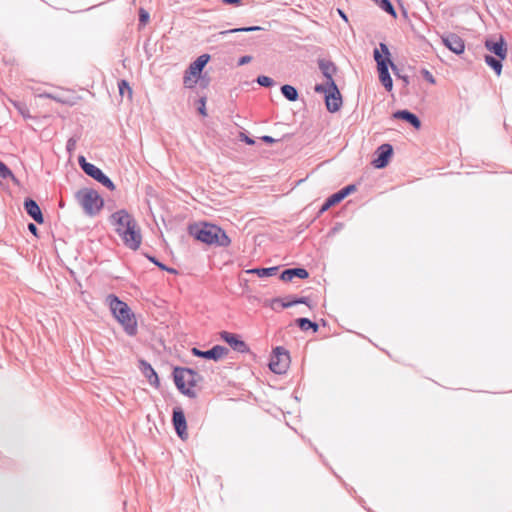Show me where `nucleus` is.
I'll return each mask as SVG.
<instances>
[{"label": "nucleus", "instance_id": "14", "mask_svg": "<svg viewBox=\"0 0 512 512\" xmlns=\"http://www.w3.org/2000/svg\"><path fill=\"white\" fill-rule=\"evenodd\" d=\"M377 158H375L372 162L375 168L382 169L386 167L389 163V159L393 153L392 145L386 143L382 144L376 151Z\"/></svg>", "mask_w": 512, "mask_h": 512}, {"label": "nucleus", "instance_id": "40", "mask_svg": "<svg viewBox=\"0 0 512 512\" xmlns=\"http://www.w3.org/2000/svg\"><path fill=\"white\" fill-rule=\"evenodd\" d=\"M240 139L248 145H253L255 141L244 133H240Z\"/></svg>", "mask_w": 512, "mask_h": 512}, {"label": "nucleus", "instance_id": "23", "mask_svg": "<svg viewBox=\"0 0 512 512\" xmlns=\"http://www.w3.org/2000/svg\"><path fill=\"white\" fill-rule=\"evenodd\" d=\"M279 267H269V268H253L247 270V273L256 274L260 278L270 277L277 274Z\"/></svg>", "mask_w": 512, "mask_h": 512}, {"label": "nucleus", "instance_id": "26", "mask_svg": "<svg viewBox=\"0 0 512 512\" xmlns=\"http://www.w3.org/2000/svg\"><path fill=\"white\" fill-rule=\"evenodd\" d=\"M344 198L345 196L342 194L341 191L334 193L325 201L324 204H322V212L328 210L330 207L341 202Z\"/></svg>", "mask_w": 512, "mask_h": 512}, {"label": "nucleus", "instance_id": "42", "mask_svg": "<svg viewBox=\"0 0 512 512\" xmlns=\"http://www.w3.org/2000/svg\"><path fill=\"white\" fill-rule=\"evenodd\" d=\"M354 190H355V186L354 185H348V186L344 187L343 189H341L340 191L346 197V196H348Z\"/></svg>", "mask_w": 512, "mask_h": 512}, {"label": "nucleus", "instance_id": "6", "mask_svg": "<svg viewBox=\"0 0 512 512\" xmlns=\"http://www.w3.org/2000/svg\"><path fill=\"white\" fill-rule=\"evenodd\" d=\"M322 94L326 109L330 113L340 111L343 106V97L335 81L322 82Z\"/></svg>", "mask_w": 512, "mask_h": 512}, {"label": "nucleus", "instance_id": "5", "mask_svg": "<svg viewBox=\"0 0 512 512\" xmlns=\"http://www.w3.org/2000/svg\"><path fill=\"white\" fill-rule=\"evenodd\" d=\"M75 198L87 216L94 217L104 206V200L99 193L91 188H82L75 193Z\"/></svg>", "mask_w": 512, "mask_h": 512}, {"label": "nucleus", "instance_id": "12", "mask_svg": "<svg viewBox=\"0 0 512 512\" xmlns=\"http://www.w3.org/2000/svg\"><path fill=\"white\" fill-rule=\"evenodd\" d=\"M220 337L225 341L233 350L239 353L249 352L248 345L240 339L239 335L227 331L220 332Z\"/></svg>", "mask_w": 512, "mask_h": 512}, {"label": "nucleus", "instance_id": "17", "mask_svg": "<svg viewBox=\"0 0 512 512\" xmlns=\"http://www.w3.org/2000/svg\"><path fill=\"white\" fill-rule=\"evenodd\" d=\"M309 273L305 268L301 267H295V268H288L282 271L280 274V279L284 282H290L294 278H300L305 279L308 278Z\"/></svg>", "mask_w": 512, "mask_h": 512}, {"label": "nucleus", "instance_id": "29", "mask_svg": "<svg viewBox=\"0 0 512 512\" xmlns=\"http://www.w3.org/2000/svg\"><path fill=\"white\" fill-rule=\"evenodd\" d=\"M8 178H10L15 183L18 182L12 171L8 168V166L2 161H0V179Z\"/></svg>", "mask_w": 512, "mask_h": 512}, {"label": "nucleus", "instance_id": "7", "mask_svg": "<svg viewBox=\"0 0 512 512\" xmlns=\"http://www.w3.org/2000/svg\"><path fill=\"white\" fill-rule=\"evenodd\" d=\"M78 163L81 167V169L91 178L101 183L103 186L108 188L109 190L113 191L115 190V185L112 182V180L103 173V171L93 165L92 163H89L86 161V158L84 156H79Z\"/></svg>", "mask_w": 512, "mask_h": 512}, {"label": "nucleus", "instance_id": "50", "mask_svg": "<svg viewBox=\"0 0 512 512\" xmlns=\"http://www.w3.org/2000/svg\"><path fill=\"white\" fill-rule=\"evenodd\" d=\"M314 91H315L316 93H320V83L315 84V86H314Z\"/></svg>", "mask_w": 512, "mask_h": 512}, {"label": "nucleus", "instance_id": "10", "mask_svg": "<svg viewBox=\"0 0 512 512\" xmlns=\"http://www.w3.org/2000/svg\"><path fill=\"white\" fill-rule=\"evenodd\" d=\"M192 354L196 357L219 361L229 354V349L222 345H215L211 349L202 351L196 347L192 348Z\"/></svg>", "mask_w": 512, "mask_h": 512}, {"label": "nucleus", "instance_id": "47", "mask_svg": "<svg viewBox=\"0 0 512 512\" xmlns=\"http://www.w3.org/2000/svg\"><path fill=\"white\" fill-rule=\"evenodd\" d=\"M261 140L268 144H272V143L276 142V140L274 138H272L271 136H268V135L262 136Z\"/></svg>", "mask_w": 512, "mask_h": 512}, {"label": "nucleus", "instance_id": "8", "mask_svg": "<svg viewBox=\"0 0 512 512\" xmlns=\"http://www.w3.org/2000/svg\"><path fill=\"white\" fill-rule=\"evenodd\" d=\"M290 365V356L283 347H276L270 358L269 368L276 374H284Z\"/></svg>", "mask_w": 512, "mask_h": 512}, {"label": "nucleus", "instance_id": "44", "mask_svg": "<svg viewBox=\"0 0 512 512\" xmlns=\"http://www.w3.org/2000/svg\"><path fill=\"white\" fill-rule=\"evenodd\" d=\"M390 67H391V69H392L393 73H394L398 78H401V77H402L401 73L399 72L398 67H397V66H396L392 61L390 62Z\"/></svg>", "mask_w": 512, "mask_h": 512}, {"label": "nucleus", "instance_id": "11", "mask_svg": "<svg viewBox=\"0 0 512 512\" xmlns=\"http://www.w3.org/2000/svg\"><path fill=\"white\" fill-rule=\"evenodd\" d=\"M172 423L177 435L185 440L188 437L187 434V422L185 414L181 407H175L172 413Z\"/></svg>", "mask_w": 512, "mask_h": 512}, {"label": "nucleus", "instance_id": "3", "mask_svg": "<svg viewBox=\"0 0 512 512\" xmlns=\"http://www.w3.org/2000/svg\"><path fill=\"white\" fill-rule=\"evenodd\" d=\"M106 302L109 305L113 316L123 327L125 333L132 337L136 336L138 332L137 320L135 314L132 312L127 303L120 300L114 294H109L106 297Z\"/></svg>", "mask_w": 512, "mask_h": 512}, {"label": "nucleus", "instance_id": "13", "mask_svg": "<svg viewBox=\"0 0 512 512\" xmlns=\"http://www.w3.org/2000/svg\"><path fill=\"white\" fill-rule=\"evenodd\" d=\"M441 40L445 47L457 55L462 54L465 50L464 41L455 33L445 34L441 37Z\"/></svg>", "mask_w": 512, "mask_h": 512}, {"label": "nucleus", "instance_id": "27", "mask_svg": "<svg viewBox=\"0 0 512 512\" xmlns=\"http://www.w3.org/2000/svg\"><path fill=\"white\" fill-rule=\"evenodd\" d=\"M485 62L488 66H490L494 71L495 73L499 76L501 74V71H502V63H501V59H496L495 57L491 56V55H486L485 56Z\"/></svg>", "mask_w": 512, "mask_h": 512}, {"label": "nucleus", "instance_id": "39", "mask_svg": "<svg viewBox=\"0 0 512 512\" xmlns=\"http://www.w3.org/2000/svg\"><path fill=\"white\" fill-rule=\"evenodd\" d=\"M379 48H380L381 52L385 55L384 58L390 59V51L388 49V46L385 43H380Z\"/></svg>", "mask_w": 512, "mask_h": 512}, {"label": "nucleus", "instance_id": "22", "mask_svg": "<svg viewBox=\"0 0 512 512\" xmlns=\"http://www.w3.org/2000/svg\"><path fill=\"white\" fill-rule=\"evenodd\" d=\"M142 372L151 385L159 386V378L153 367L146 361H141Z\"/></svg>", "mask_w": 512, "mask_h": 512}, {"label": "nucleus", "instance_id": "24", "mask_svg": "<svg viewBox=\"0 0 512 512\" xmlns=\"http://www.w3.org/2000/svg\"><path fill=\"white\" fill-rule=\"evenodd\" d=\"M295 324L302 330L308 331L312 329L313 332H317L319 329V324L317 322L311 321L308 318H298L295 320Z\"/></svg>", "mask_w": 512, "mask_h": 512}, {"label": "nucleus", "instance_id": "30", "mask_svg": "<svg viewBox=\"0 0 512 512\" xmlns=\"http://www.w3.org/2000/svg\"><path fill=\"white\" fill-rule=\"evenodd\" d=\"M262 28L259 26H249V27H242V28H235V29H229L219 32V35L224 36L230 33H238V32H251V31H257L261 30Z\"/></svg>", "mask_w": 512, "mask_h": 512}, {"label": "nucleus", "instance_id": "4", "mask_svg": "<svg viewBox=\"0 0 512 512\" xmlns=\"http://www.w3.org/2000/svg\"><path fill=\"white\" fill-rule=\"evenodd\" d=\"M173 379L177 389L189 398H195L196 392L192 389L203 377L196 371L185 367H175L173 370Z\"/></svg>", "mask_w": 512, "mask_h": 512}, {"label": "nucleus", "instance_id": "21", "mask_svg": "<svg viewBox=\"0 0 512 512\" xmlns=\"http://www.w3.org/2000/svg\"><path fill=\"white\" fill-rule=\"evenodd\" d=\"M337 73V67L330 61L322 60V82L335 81L334 75Z\"/></svg>", "mask_w": 512, "mask_h": 512}, {"label": "nucleus", "instance_id": "37", "mask_svg": "<svg viewBox=\"0 0 512 512\" xmlns=\"http://www.w3.org/2000/svg\"><path fill=\"white\" fill-rule=\"evenodd\" d=\"M77 140L73 137L69 138L66 143V149L71 154L76 148Z\"/></svg>", "mask_w": 512, "mask_h": 512}, {"label": "nucleus", "instance_id": "34", "mask_svg": "<svg viewBox=\"0 0 512 512\" xmlns=\"http://www.w3.org/2000/svg\"><path fill=\"white\" fill-rule=\"evenodd\" d=\"M183 82L186 87L192 88L197 83V78L193 77L190 73H188V70H186Z\"/></svg>", "mask_w": 512, "mask_h": 512}, {"label": "nucleus", "instance_id": "18", "mask_svg": "<svg viewBox=\"0 0 512 512\" xmlns=\"http://www.w3.org/2000/svg\"><path fill=\"white\" fill-rule=\"evenodd\" d=\"M210 60L209 54L200 55L195 61H193L188 67V73H190L193 77L197 78L200 76L202 70Z\"/></svg>", "mask_w": 512, "mask_h": 512}, {"label": "nucleus", "instance_id": "46", "mask_svg": "<svg viewBox=\"0 0 512 512\" xmlns=\"http://www.w3.org/2000/svg\"><path fill=\"white\" fill-rule=\"evenodd\" d=\"M222 2L227 5H241L242 4V0H222Z\"/></svg>", "mask_w": 512, "mask_h": 512}, {"label": "nucleus", "instance_id": "48", "mask_svg": "<svg viewBox=\"0 0 512 512\" xmlns=\"http://www.w3.org/2000/svg\"><path fill=\"white\" fill-rule=\"evenodd\" d=\"M337 12L344 21H348L346 14L341 9H337Z\"/></svg>", "mask_w": 512, "mask_h": 512}, {"label": "nucleus", "instance_id": "49", "mask_svg": "<svg viewBox=\"0 0 512 512\" xmlns=\"http://www.w3.org/2000/svg\"><path fill=\"white\" fill-rule=\"evenodd\" d=\"M400 79L403 80V82L405 83V85H408L409 84V78L408 76H402Z\"/></svg>", "mask_w": 512, "mask_h": 512}, {"label": "nucleus", "instance_id": "43", "mask_svg": "<svg viewBox=\"0 0 512 512\" xmlns=\"http://www.w3.org/2000/svg\"><path fill=\"white\" fill-rule=\"evenodd\" d=\"M28 230L36 237H38V228L34 223L28 224Z\"/></svg>", "mask_w": 512, "mask_h": 512}, {"label": "nucleus", "instance_id": "45", "mask_svg": "<svg viewBox=\"0 0 512 512\" xmlns=\"http://www.w3.org/2000/svg\"><path fill=\"white\" fill-rule=\"evenodd\" d=\"M390 67H391V69H392L393 73H394L398 78H401V77H402L401 73L399 72L398 67H397V66H396L392 61L390 62Z\"/></svg>", "mask_w": 512, "mask_h": 512}, {"label": "nucleus", "instance_id": "38", "mask_svg": "<svg viewBox=\"0 0 512 512\" xmlns=\"http://www.w3.org/2000/svg\"><path fill=\"white\" fill-rule=\"evenodd\" d=\"M422 74H423L424 78H425L428 82H430L431 84H434V83H435V78L433 77V75H432L428 70L424 69V70L422 71Z\"/></svg>", "mask_w": 512, "mask_h": 512}, {"label": "nucleus", "instance_id": "20", "mask_svg": "<svg viewBox=\"0 0 512 512\" xmlns=\"http://www.w3.org/2000/svg\"><path fill=\"white\" fill-rule=\"evenodd\" d=\"M308 300L309 298L308 297H292V296H288L286 298H275L273 300V305L274 304H280V306L282 308H289V307H292L296 304H306V305H309L308 304Z\"/></svg>", "mask_w": 512, "mask_h": 512}, {"label": "nucleus", "instance_id": "2", "mask_svg": "<svg viewBox=\"0 0 512 512\" xmlns=\"http://www.w3.org/2000/svg\"><path fill=\"white\" fill-rule=\"evenodd\" d=\"M189 234L196 240L208 245L227 247L231 240L226 232L219 226L211 223H195L188 227Z\"/></svg>", "mask_w": 512, "mask_h": 512}, {"label": "nucleus", "instance_id": "33", "mask_svg": "<svg viewBox=\"0 0 512 512\" xmlns=\"http://www.w3.org/2000/svg\"><path fill=\"white\" fill-rule=\"evenodd\" d=\"M147 258L152 262L154 263L157 267H159L161 270H164V271H167L169 273H172V274H176L177 271L174 269V268H169L167 267L165 264L161 263L160 261H158L155 257L153 256H147Z\"/></svg>", "mask_w": 512, "mask_h": 512}, {"label": "nucleus", "instance_id": "15", "mask_svg": "<svg viewBox=\"0 0 512 512\" xmlns=\"http://www.w3.org/2000/svg\"><path fill=\"white\" fill-rule=\"evenodd\" d=\"M24 210L26 213L38 224L44 222L42 211L37 202L31 198H26L23 203Z\"/></svg>", "mask_w": 512, "mask_h": 512}, {"label": "nucleus", "instance_id": "1", "mask_svg": "<svg viewBox=\"0 0 512 512\" xmlns=\"http://www.w3.org/2000/svg\"><path fill=\"white\" fill-rule=\"evenodd\" d=\"M110 222L115 226V232L124 245L131 250H137L142 242L141 229L135 218L125 209L118 210L110 216Z\"/></svg>", "mask_w": 512, "mask_h": 512}, {"label": "nucleus", "instance_id": "32", "mask_svg": "<svg viewBox=\"0 0 512 512\" xmlns=\"http://www.w3.org/2000/svg\"><path fill=\"white\" fill-rule=\"evenodd\" d=\"M256 82L260 86H263V87H272L275 84V82H274V80L272 78H270L268 76H265V75L258 76L257 79H256Z\"/></svg>", "mask_w": 512, "mask_h": 512}, {"label": "nucleus", "instance_id": "31", "mask_svg": "<svg viewBox=\"0 0 512 512\" xmlns=\"http://www.w3.org/2000/svg\"><path fill=\"white\" fill-rule=\"evenodd\" d=\"M119 93L123 97L127 94L128 98H132V88L126 80H121L118 82Z\"/></svg>", "mask_w": 512, "mask_h": 512}, {"label": "nucleus", "instance_id": "28", "mask_svg": "<svg viewBox=\"0 0 512 512\" xmlns=\"http://www.w3.org/2000/svg\"><path fill=\"white\" fill-rule=\"evenodd\" d=\"M374 2L381 8L383 9L385 12H387L388 14H390L391 16L393 17H396V11L392 5V3L390 2V0H374Z\"/></svg>", "mask_w": 512, "mask_h": 512}, {"label": "nucleus", "instance_id": "9", "mask_svg": "<svg viewBox=\"0 0 512 512\" xmlns=\"http://www.w3.org/2000/svg\"><path fill=\"white\" fill-rule=\"evenodd\" d=\"M374 59L377 63L379 80L386 90L391 91L393 82L388 70L391 60L389 58H384L378 49L374 50Z\"/></svg>", "mask_w": 512, "mask_h": 512}, {"label": "nucleus", "instance_id": "19", "mask_svg": "<svg viewBox=\"0 0 512 512\" xmlns=\"http://www.w3.org/2000/svg\"><path fill=\"white\" fill-rule=\"evenodd\" d=\"M393 118L401 119L409 124H411L415 129H419L421 127V121L419 118L412 112L408 110H399L393 113Z\"/></svg>", "mask_w": 512, "mask_h": 512}, {"label": "nucleus", "instance_id": "41", "mask_svg": "<svg viewBox=\"0 0 512 512\" xmlns=\"http://www.w3.org/2000/svg\"><path fill=\"white\" fill-rule=\"evenodd\" d=\"M251 60H252V57L249 55L242 56L238 60V65L239 66L245 65V64L249 63Z\"/></svg>", "mask_w": 512, "mask_h": 512}, {"label": "nucleus", "instance_id": "36", "mask_svg": "<svg viewBox=\"0 0 512 512\" xmlns=\"http://www.w3.org/2000/svg\"><path fill=\"white\" fill-rule=\"evenodd\" d=\"M148 20H149V13L146 10H144L143 8H141L139 10V21H140V23L146 24L148 22Z\"/></svg>", "mask_w": 512, "mask_h": 512}, {"label": "nucleus", "instance_id": "16", "mask_svg": "<svg viewBox=\"0 0 512 512\" xmlns=\"http://www.w3.org/2000/svg\"><path fill=\"white\" fill-rule=\"evenodd\" d=\"M485 47L487 50L495 54L501 60H504L507 56L506 44L502 37H500L499 41L487 39L485 41Z\"/></svg>", "mask_w": 512, "mask_h": 512}, {"label": "nucleus", "instance_id": "35", "mask_svg": "<svg viewBox=\"0 0 512 512\" xmlns=\"http://www.w3.org/2000/svg\"><path fill=\"white\" fill-rule=\"evenodd\" d=\"M198 103H199L198 112L202 116H206L207 115V112H206V97H201L198 100Z\"/></svg>", "mask_w": 512, "mask_h": 512}, {"label": "nucleus", "instance_id": "25", "mask_svg": "<svg viewBox=\"0 0 512 512\" xmlns=\"http://www.w3.org/2000/svg\"><path fill=\"white\" fill-rule=\"evenodd\" d=\"M280 90H281L282 95L288 101L295 102L299 97L297 89L292 85L284 84L281 86Z\"/></svg>", "mask_w": 512, "mask_h": 512}, {"label": "nucleus", "instance_id": "51", "mask_svg": "<svg viewBox=\"0 0 512 512\" xmlns=\"http://www.w3.org/2000/svg\"><path fill=\"white\" fill-rule=\"evenodd\" d=\"M19 111L24 115V109H21L19 106H17Z\"/></svg>", "mask_w": 512, "mask_h": 512}]
</instances>
